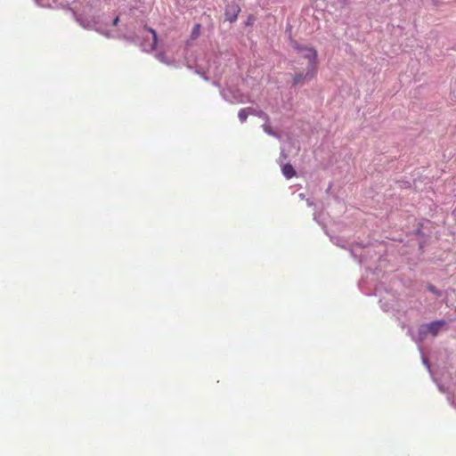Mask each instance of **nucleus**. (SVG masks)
Listing matches in <instances>:
<instances>
[{
	"label": "nucleus",
	"instance_id": "11",
	"mask_svg": "<svg viewBox=\"0 0 456 456\" xmlns=\"http://www.w3.org/2000/svg\"><path fill=\"white\" fill-rule=\"evenodd\" d=\"M248 110V115H256L257 110L252 107L244 108Z\"/></svg>",
	"mask_w": 456,
	"mask_h": 456
},
{
	"label": "nucleus",
	"instance_id": "2",
	"mask_svg": "<svg viewBox=\"0 0 456 456\" xmlns=\"http://www.w3.org/2000/svg\"><path fill=\"white\" fill-rule=\"evenodd\" d=\"M240 12V7L236 3H230L225 7V19L230 22H233L237 20L239 13Z\"/></svg>",
	"mask_w": 456,
	"mask_h": 456
},
{
	"label": "nucleus",
	"instance_id": "6",
	"mask_svg": "<svg viewBox=\"0 0 456 456\" xmlns=\"http://www.w3.org/2000/svg\"><path fill=\"white\" fill-rule=\"evenodd\" d=\"M200 28H201V26L200 24H195L193 28H192V31L191 33V37L192 40H195L197 39L200 35Z\"/></svg>",
	"mask_w": 456,
	"mask_h": 456
},
{
	"label": "nucleus",
	"instance_id": "10",
	"mask_svg": "<svg viewBox=\"0 0 456 456\" xmlns=\"http://www.w3.org/2000/svg\"><path fill=\"white\" fill-rule=\"evenodd\" d=\"M256 116H258V117H260V118H264V119H265V120H266V121H267V120H268V118H268V116H267V114H266V113H265L264 111H261V110H259V111L257 110V112H256Z\"/></svg>",
	"mask_w": 456,
	"mask_h": 456
},
{
	"label": "nucleus",
	"instance_id": "12",
	"mask_svg": "<svg viewBox=\"0 0 456 456\" xmlns=\"http://www.w3.org/2000/svg\"><path fill=\"white\" fill-rule=\"evenodd\" d=\"M158 59L162 61V62H165V63H167V61H166L165 59V56L163 54H159L158 55Z\"/></svg>",
	"mask_w": 456,
	"mask_h": 456
},
{
	"label": "nucleus",
	"instance_id": "4",
	"mask_svg": "<svg viewBox=\"0 0 456 456\" xmlns=\"http://www.w3.org/2000/svg\"><path fill=\"white\" fill-rule=\"evenodd\" d=\"M282 174L287 179H290L296 175V171L289 163L285 164L282 168Z\"/></svg>",
	"mask_w": 456,
	"mask_h": 456
},
{
	"label": "nucleus",
	"instance_id": "8",
	"mask_svg": "<svg viewBox=\"0 0 456 456\" xmlns=\"http://www.w3.org/2000/svg\"><path fill=\"white\" fill-rule=\"evenodd\" d=\"M262 127L263 130L269 135L277 136V134L273 130L269 124L265 123L262 126Z\"/></svg>",
	"mask_w": 456,
	"mask_h": 456
},
{
	"label": "nucleus",
	"instance_id": "9",
	"mask_svg": "<svg viewBox=\"0 0 456 456\" xmlns=\"http://www.w3.org/2000/svg\"><path fill=\"white\" fill-rule=\"evenodd\" d=\"M428 289L432 293L436 294V296H440L441 295L440 291L438 289H436V288L435 286H433V285L428 286Z\"/></svg>",
	"mask_w": 456,
	"mask_h": 456
},
{
	"label": "nucleus",
	"instance_id": "1",
	"mask_svg": "<svg viewBox=\"0 0 456 456\" xmlns=\"http://www.w3.org/2000/svg\"><path fill=\"white\" fill-rule=\"evenodd\" d=\"M292 47L299 61L304 60L306 61V69L299 70L292 76L293 85H304L314 79L317 76L320 64L318 51L314 46L297 42L293 43Z\"/></svg>",
	"mask_w": 456,
	"mask_h": 456
},
{
	"label": "nucleus",
	"instance_id": "13",
	"mask_svg": "<svg viewBox=\"0 0 456 456\" xmlns=\"http://www.w3.org/2000/svg\"><path fill=\"white\" fill-rule=\"evenodd\" d=\"M118 20H119V18H118V17H116V18L114 19V20H113V25H114V26H116V25L118 24Z\"/></svg>",
	"mask_w": 456,
	"mask_h": 456
},
{
	"label": "nucleus",
	"instance_id": "3",
	"mask_svg": "<svg viewBox=\"0 0 456 456\" xmlns=\"http://www.w3.org/2000/svg\"><path fill=\"white\" fill-rule=\"evenodd\" d=\"M445 325L446 322L444 320H439L429 323L428 330L433 336H436L440 330Z\"/></svg>",
	"mask_w": 456,
	"mask_h": 456
},
{
	"label": "nucleus",
	"instance_id": "7",
	"mask_svg": "<svg viewBox=\"0 0 456 456\" xmlns=\"http://www.w3.org/2000/svg\"><path fill=\"white\" fill-rule=\"evenodd\" d=\"M248 117V110L245 109L240 110L238 113V118L241 123H244Z\"/></svg>",
	"mask_w": 456,
	"mask_h": 456
},
{
	"label": "nucleus",
	"instance_id": "5",
	"mask_svg": "<svg viewBox=\"0 0 456 456\" xmlns=\"http://www.w3.org/2000/svg\"><path fill=\"white\" fill-rule=\"evenodd\" d=\"M145 29L148 30L152 35V43L151 45V50L153 51L156 49L158 45V35L155 29L152 28L145 27Z\"/></svg>",
	"mask_w": 456,
	"mask_h": 456
}]
</instances>
